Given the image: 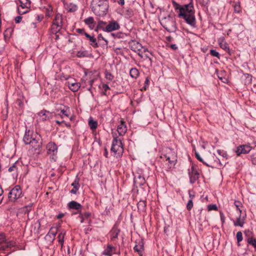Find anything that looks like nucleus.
<instances>
[{
    "instance_id": "6ab92c4d",
    "label": "nucleus",
    "mask_w": 256,
    "mask_h": 256,
    "mask_svg": "<svg viewBox=\"0 0 256 256\" xmlns=\"http://www.w3.org/2000/svg\"><path fill=\"white\" fill-rule=\"evenodd\" d=\"M163 156H168V158L172 160V162L177 161V154L174 150L170 148L166 149V152L163 154Z\"/></svg>"
},
{
    "instance_id": "6e6d98bb",
    "label": "nucleus",
    "mask_w": 256,
    "mask_h": 256,
    "mask_svg": "<svg viewBox=\"0 0 256 256\" xmlns=\"http://www.w3.org/2000/svg\"><path fill=\"white\" fill-rule=\"evenodd\" d=\"M78 189H75L74 188L73 189L70 190V192L72 194H76L78 193Z\"/></svg>"
},
{
    "instance_id": "09e8293b",
    "label": "nucleus",
    "mask_w": 256,
    "mask_h": 256,
    "mask_svg": "<svg viewBox=\"0 0 256 256\" xmlns=\"http://www.w3.org/2000/svg\"><path fill=\"white\" fill-rule=\"evenodd\" d=\"M98 40H103L106 42V44H108V41L104 38L103 37L102 34H99L98 35Z\"/></svg>"
},
{
    "instance_id": "ddd939ff",
    "label": "nucleus",
    "mask_w": 256,
    "mask_h": 256,
    "mask_svg": "<svg viewBox=\"0 0 256 256\" xmlns=\"http://www.w3.org/2000/svg\"><path fill=\"white\" fill-rule=\"evenodd\" d=\"M127 127L123 120H120V123L118 126L117 129L116 130H112V132H116L117 133L118 137L122 136L126 132Z\"/></svg>"
},
{
    "instance_id": "338daca9",
    "label": "nucleus",
    "mask_w": 256,
    "mask_h": 256,
    "mask_svg": "<svg viewBox=\"0 0 256 256\" xmlns=\"http://www.w3.org/2000/svg\"><path fill=\"white\" fill-rule=\"evenodd\" d=\"M3 193H4V190H3L2 186H0V196H3Z\"/></svg>"
},
{
    "instance_id": "58836bf2",
    "label": "nucleus",
    "mask_w": 256,
    "mask_h": 256,
    "mask_svg": "<svg viewBox=\"0 0 256 256\" xmlns=\"http://www.w3.org/2000/svg\"><path fill=\"white\" fill-rule=\"evenodd\" d=\"M236 238L237 240V242H240L242 240L243 237H242V234L241 232H237L236 235Z\"/></svg>"
},
{
    "instance_id": "7ed1b4c3",
    "label": "nucleus",
    "mask_w": 256,
    "mask_h": 256,
    "mask_svg": "<svg viewBox=\"0 0 256 256\" xmlns=\"http://www.w3.org/2000/svg\"><path fill=\"white\" fill-rule=\"evenodd\" d=\"M113 140L110 148L112 154L116 158H120L124 153V147L120 138L118 137L117 133L112 132Z\"/></svg>"
},
{
    "instance_id": "864d4df0",
    "label": "nucleus",
    "mask_w": 256,
    "mask_h": 256,
    "mask_svg": "<svg viewBox=\"0 0 256 256\" xmlns=\"http://www.w3.org/2000/svg\"><path fill=\"white\" fill-rule=\"evenodd\" d=\"M218 153L219 154L222 155L223 157H226V154L224 152L221 151L220 150H218Z\"/></svg>"
},
{
    "instance_id": "4c0bfd02",
    "label": "nucleus",
    "mask_w": 256,
    "mask_h": 256,
    "mask_svg": "<svg viewBox=\"0 0 256 256\" xmlns=\"http://www.w3.org/2000/svg\"><path fill=\"white\" fill-rule=\"evenodd\" d=\"M99 88H102L104 90L102 94L105 96L106 95V90L110 88V86L107 84H102V86H100Z\"/></svg>"
},
{
    "instance_id": "680f3d73",
    "label": "nucleus",
    "mask_w": 256,
    "mask_h": 256,
    "mask_svg": "<svg viewBox=\"0 0 256 256\" xmlns=\"http://www.w3.org/2000/svg\"><path fill=\"white\" fill-rule=\"evenodd\" d=\"M170 48L173 50H176L178 48V46L176 44H171Z\"/></svg>"
},
{
    "instance_id": "052dcab7",
    "label": "nucleus",
    "mask_w": 256,
    "mask_h": 256,
    "mask_svg": "<svg viewBox=\"0 0 256 256\" xmlns=\"http://www.w3.org/2000/svg\"><path fill=\"white\" fill-rule=\"evenodd\" d=\"M90 213L86 212V213L84 214V215H82V216L84 218H88L90 216Z\"/></svg>"
},
{
    "instance_id": "5fc2aeb1",
    "label": "nucleus",
    "mask_w": 256,
    "mask_h": 256,
    "mask_svg": "<svg viewBox=\"0 0 256 256\" xmlns=\"http://www.w3.org/2000/svg\"><path fill=\"white\" fill-rule=\"evenodd\" d=\"M93 82H94V80H90V88H88V90H89L90 92V93H91V94H92V96H94V94H93L92 92V84Z\"/></svg>"
},
{
    "instance_id": "bb28decb",
    "label": "nucleus",
    "mask_w": 256,
    "mask_h": 256,
    "mask_svg": "<svg viewBox=\"0 0 256 256\" xmlns=\"http://www.w3.org/2000/svg\"><path fill=\"white\" fill-rule=\"evenodd\" d=\"M161 158H165L166 160H168V170H170L171 168H173L174 166L176 164V162L177 161H174L172 162V160H170V158H168V156H163V155L161 156Z\"/></svg>"
},
{
    "instance_id": "dca6fc26",
    "label": "nucleus",
    "mask_w": 256,
    "mask_h": 256,
    "mask_svg": "<svg viewBox=\"0 0 256 256\" xmlns=\"http://www.w3.org/2000/svg\"><path fill=\"white\" fill-rule=\"evenodd\" d=\"M120 28V24L115 20H112L103 28V30L106 32H111L116 30H119Z\"/></svg>"
},
{
    "instance_id": "72a5a7b5",
    "label": "nucleus",
    "mask_w": 256,
    "mask_h": 256,
    "mask_svg": "<svg viewBox=\"0 0 256 256\" xmlns=\"http://www.w3.org/2000/svg\"><path fill=\"white\" fill-rule=\"evenodd\" d=\"M234 204L236 207V210L238 212V213L242 212V210L240 208V207L242 206V203L240 201H235Z\"/></svg>"
},
{
    "instance_id": "c9c22d12",
    "label": "nucleus",
    "mask_w": 256,
    "mask_h": 256,
    "mask_svg": "<svg viewBox=\"0 0 256 256\" xmlns=\"http://www.w3.org/2000/svg\"><path fill=\"white\" fill-rule=\"evenodd\" d=\"M248 242L252 246L256 249V239L250 238L248 240Z\"/></svg>"
},
{
    "instance_id": "a878e982",
    "label": "nucleus",
    "mask_w": 256,
    "mask_h": 256,
    "mask_svg": "<svg viewBox=\"0 0 256 256\" xmlns=\"http://www.w3.org/2000/svg\"><path fill=\"white\" fill-rule=\"evenodd\" d=\"M114 248L113 246L108 244V245L106 248L104 249L102 254L105 256H112V250Z\"/></svg>"
},
{
    "instance_id": "c03bdc74",
    "label": "nucleus",
    "mask_w": 256,
    "mask_h": 256,
    "mask_svg": "<svg viewBox=\"0 0 256 256\" xmlns=\"http://www.w3.org/2000/svg\"><path fill=\"white\" fill-rule=\"evenodd\" d=\"M207 208L208 211L212 210H216L217 206L216 204H209Z\"/></svg>"
},
{
    "instance_id": "79ce46f5",
    "label": "nucleus",
    "mask_w": 256,
    "mask_h": 256,
    "mask_svg": "<svg viewBox=\"0 0 256 256\" xmlns=\"http://www.w3.org/2000/svg\"><path fill=\"white\" fill-rule=\"evenodd\" d=\"M210 54L212 56L216 57L218 58H219V57H220V54H219L218 52H216L214 50H210Z\"/></svg>"
},
{
    "instance_id": "13d9d810",
    "label": "nucleus",
    "mask_w": 256,
    "mask_h": 256,
    "mask_svg": "<svg viewBox=\"0 0 256 256\" xmlns=\"http://www.w3.org/2000/svg\"><path fill=\"white\" fill-rule=\"evenodd\" d=\"M104 155L106 158L108 157V152L106 148L104 149Z\"/></svg>"
},
{
    "instance_id": "423d86ee",
    "label": "nucleus",
    "mask_w": 256,
    "mask_h": 256,
    "mask_svg": "<svg viewBox=\"0 0 256 256\" xmlns=\"http://www.w3.org/2000/svg\"><path fill=\"white\" fill-rule=\"evenodd\" d=\"M22 190L19 185L14 187L9 192L8 198L10 202H15L22 196Z\"/></svg>"
},
{
    "instance_id": "5701e85b",
    "label": "nucleus",
    "mask_w": 256,
    "mask_h": 256,
    "mask_svg": "<svg viewBox=\"0 0 256 256\" xmlns=\"http://www.w3.org/2000/svg\"><path fill=\"white\" fill-rule=\"evenodd\" d=\"M85 24L88 26L92 30L95 26L94 20L93 17L90 16L85 18L84 20Z\"/></svg>"
},
{
    "instance_id": "20e7f679",
    "label": "nucleus",
    "mask_w": 256,
    "mask_h": 256,
    "mask_svg": "<svg viewBox=\"0 0 256 256\" xmlns=\"http://www.w3.org/2000/svg\"><path fill=\"white\" fill-rule=\"evenodd\" d=\"M40 138V136L38 134L33 130H26L23 138V141L26 144H31L32 147L36 149L37 146H39L38 142Z\"/></svg>"
},
{
    "instance_id": "4468645a",
    "label": "nucleus",
    "mask_w": 256,
    "mask_h": 256,
    "mask_svg": "<svg viewBox=\"0 0 256 256\" xmlns=\"http://www.w3.org/2000/svg\"><path fill=\"white\" fill-rule=\"evenodd\" d=\"M56 112H58L60 117L64 118V117H68L70 109L69 107L61 104L60 107L56 108Z\"/></svg>"
},
{
    "instance_id": "c756f323",
    "label": "nucleus",
    "mask_w": 256,
    "mask_h": 256,
    "mask_svg": "<svg viewBox=\"0 0 256 256\" xmlns=\"http://www.w3.org/2000/svg\"><path fill=\"white\" fill-rule=\"evenodd\" d=\"M234 12L239 14L241 12L240 4V2H235L233 5Z\"/></svg>"
},
{
    "instance_id": "f8f14e48",
    "label": "nucleus",
    "mask_w": 256,
    "mask_h": 256,
    "mask_svg": "<svg viewBox=\"0 0 256 256\" xmlns=\"http://www.w3.org/2000/svg\"><path fill=\"white\" fill-rule=\"evenodd\" d=\"M190 182L191 184H194L199 178L200 174L195 167L192 166L188 170Z\"/></svg>"
},
{
    "instance_id": "69168bd1",
    "label": "nucleus",
    "mask_w": 256,
    "mask_h": 256,
    "mask_svg": "<svg viewBox=\"0 0 256 256\" xmlns=\"http://www.w3.org/2000/svg\"><path fill=\"white\" fill-rule=\"evenodd\" d=\"M64 216V214L62 213L59 214L57 216V218L58 219L61 218H62Z\"/></svg>"
},
{
    "instance_id": "c85d7f7f",
    "label": "nucleus",
    "mask_w": 256,
    "mask_h": 256,
    "mask_svg": "<svg viewBox=\"0 0 256 256\" xmlns=\"http://www.w3.org/2000/svg\"><path fill=\"white\" fill-rule=\"evenodd\" d=\"M130 76L134 78H136L139 76V72L137 68H132L130 71Z\"/></svg>"
},
{
    "instance_id": "39448f33",
    "label": "nucleus",
    "mask_w": 256,
    "mask_h": 256,
    "mask_svg": "<svg viewBox=\"0 0 256 256\" xmlns=\"http://www.w3.org/2000/svg\"><path fill=\"white\" fill-rule=\"evenodd\" d=\"M160 23L162 26L170 32H174L177 30L176 24L174 18L169 15L162 18L160 20Z\"/></svg>"
},
{
    "instance_id": "e2e57ef3",
    "label": "nucleus",
    "mask_w": 256,
    "mask_h": 256,
    "mask_svg": "<svg viewBox=\"0 0 256 256\" xmlns=\"http://www.w3.org/2000/svg\"><path fill=\"white\" fill-rule=\"evenodd\" d=\"M48 12L49 13L50 12H52V6H48ZM47 15H48V14Z\"/></svg>"
},
{
    "instance_id": "a18cd8bd",
    "label": "nucleus",
    "mask_w": 256,
    "mask_h": 256,
    "mask_svg": "<svg viewBox=\"0 0 256 256\" xmlns=\"http://www.w3.org/2000/svg\"><path fill=\"white\" fill-rule=\"evenodd\" d=\"M188 195L190 197V200H193L195 196V193L192 190H188Z\"/></svg>"
},
{
    "instance_id": "6e6552de",
    "label": "nucleus",
    "mask_w": 256,
    "mask_h": 256,
    "mask_svg": "<svg viewBox=\"0 0 256 256\" xmlns=\"http://www.w3.org/2000/svg\"><path fill=\"white\" fill-rule=\"evenodd\" d=\"M134 182L136 187L138 186H142L146 184V180L142 174V170H138L137 172L134 174Z\"/></svg>"
},
{
    "instance_id": "9d476101",
    "label": "nucleus",
    "mask_w": 256,
    "mask_h": 256,
    "mask_svg": "<svg viewBox=\"0 0 256 256\" xmlns=\"http://www.w3.org/2000/svg\"><path fill=\"white\" fill-rule=\"evenodd\" d=\"M46 150L48 154L52 156V158L55 160L58 153V146L56 144L52 142H48L46 146Z\"/></svg>"
},
{
    "instance_id": "aec40b11",
    "label": "nucleus",
    "mask_w": 256,
    "mask_h": 256,
    "mask_svg": "<svg viewBox=\"0 0 256 256\" xmlns=\"http://www.w3.org/2000/svg\"><path fill=\"white\" fill-rule=\"evenodd\" d=\"M68 206L69 209L75 210L78 211L80 210L82 208V206L80 203L74 200L69 202Z\"/></svg>"
},
{
    "instance_id": "0e129e2a",
    "label": "nucleus",
    "mask_w": 256,
    "mask_h": 256,
    "mask_svg": "<svg viewBox=\"0 0 256 256\" xmlns=\"http://www.w3.org/2000/svg\"><path fill=\"white\" fill-rule=\"evenodd\" d=\"M42 16H40L37 15L36 16V18L38 22H40L42 20Z\"/></svg>"
},
{
    "instance_id": "412c9836",
    "label": "nucleus",
    "mask_w": 256,
    "mask_h": 256,
    "mask_svg": "<svg viewBox=\"0 0 256 256\" xmlns=\"http://www.w3.org/2000/svg\"><path fill=\"white\" fill-rule=\"evenodd\" d=\"M8 171L10 172H12V176L14 178L17 179L18 176V168L16 166V162L10 166L8 168Z\"/></svg>"
},
{
    "instance_id": "2f4dec72",
    "label": "nucleus",
    "mask_w": 256,
    "mask_h": 256,
    "mask_svg": "<svg viewBox=\"0 0 256 256\" xmlns=\"http://www.w3.org/2000/svg\"><path fill=\"white\" fill-rule=\"evenodd\" d=\"M64 235H65V232H62L58 234V242L62 246L64 242Z\"/></svg>"
},
{
    "instance_id": "ea45409f",
    "label": "nucleus",
    "mask_w": 256,
    "mask_h": 256,
    "mask_svg": "<svg viewBox=\"0 0 256 256\" xmlns=\"http://www.w3.org/2000/svg\"><path fill=\"white\" fill-rule=\"evenodd\" d=\"M105 78L106 80H112L114 78L113 76L109 72H105Z\"/></svg>"
},
{
    "instance_id": "1a4fd4ad",
    "label": "nucleus",
    "mask_w": 256,
    "mask_h": 256,
    "mask_svg": "<svg viewBox=\"0 0 256 256\" xmlns=\"http://www.w3.org/2000/svg\"><path fill=\"white\" fill-rule=\"evenodd\" d=\"M19 5L18 7V12L20 14H23L28 12L30 6V0H18Z\"/></svg>"
},
{
    "instance_id": "4d7b16f0",
    "label": "nucleus",
    "mask_w": 256,
    "mask_h": 256,
    "mask_svg": "<svg viewBox=\"0 0 256 256\" xmlns=\"http://www.w3.org/2000/svg\"><path fill=\"white\" fill-rule=\"evenodd\" d=\"M126 12L128 13V15L129 16H131L132 15V10L130 8H128L126 10Z\"/></svg>"
},
{
    "instance_id": "8fccbe9b",
    "label": "nucleus",
    "mask_w": 256,
    "mask_h": 256,
    "mask_svg": "<svg viewBox=\"0 0 256 256\" xmlns=\"http://www.w3.org/2000/svg\"><path fill=\"white\" fill-rule=\"evenodd\" d=\"M70 6L71 8H70V12H75L77 10V6L73 4H70Z\"/></svg>"
},
{
    "instance_id": "4be33fe9",
    "label": "nucleus",
    "mask_w": 256,
    "mask_h": 256,
    "mask_svg": "<svg viewBox=\"0 0 256 256\" xmlns=\"http://www.w3.org/2000/svg\"><path fill=\"white\" fill-rule=\"evenodd\" d=\"M218 44L224 50H229V46L227 42H226L224 37L222 36L218 38Z\"/></svg>"
},
{
    "instance_id": "0eeeda50",
    "label": "nucleus",
    "mask_w": 256,
    "mask_h": 256,
    "mask_svg": "<svg viewBox=\"0 0 256 256\" xmlns=\"http://www.w3.org/2000/svg\"><path fill=\"white\" fill-rule=\"evenodd\" d=\"M62 14H58L56 15L52 24L51 26V32L52 34H56L62 29Z\"/></svg>"
},
{
    "instance_id": "f257e3e1",
    "label": "nucleus",
    "mask_w": 256,
    "mask_h": 256,
    "mask_svg": "<svg viewBox=\"0 0 256 256\" xmlns=\"http://www.w3.org/2000/svg\"><path fill=\"white\" fill-rule=\"evenodd\" d=\"M172 2L174 10H178V17L184 19L187 24L196 27L195 10L192 4L180 6L174 0H172Z\"/></svg>"
},
{
    "instance_id": "393cba45",
    "label": "nucleus",
    "mask_w": 256,
    "mask_h": 256,
    "mask_svg": "<svg viewBox=\"0 0 256 256\" xmlns=\"http://www.w3.org/2000/svg\"><path fill=\"white\" fill-rule=\"evenodd\" d=\"M85 36L88 38L90 42V44L94 48H97L98 46V43L96 42V40L94 36H90L88 33L85 34Z\"/></svg>"
},
{
    "instance_id": "473e14b6",
    "label": "nucleus",
    "mask_w": 256,
    "mask_h": 256,
    "mask_svg": "<svg viewBox=\"0 0 256 256\" xmlns=\"http://www.w3.org/2000/svg\"><path fill=\"white\" fill-rule=\"evenodd\" d=\"M72 186L75 189H79L80 185L79 184V178L78 176H76L74 182L72 184Z\"/></svg>"
},
{
    "instance_id": "774afa93",
    "label": "nucleus",
    "mask_w": 256,
    "mask_h": 256,
    "mask_svg": "<svg viewBox=\"0 0 256 256\" xmlns=\"http://www.w3.org/2000/svg\"><path fill=\"white\" fill-rule=\"evenodd\" d=\"M98 26H100L101 24H106V22L103 21H99L98 22Z\"/></svg>"
},
{
    "instance_id": "de8ad7c7",
    "label": "nucleus",
    "mask_w": 256,
    "mask_h": 256,
    "mask_svg": "<svg viewBox=\"0 0 256 256\" xmlns=\"http://www.w3.org/2000/svg\"><path fill=\"white\" fill-rule=\"evenodd\" d=\"M76 32L78 33L79 34H80L82 35L85 36V34H87L86 32H85L84 29H83V28H77L76 30Z\"/></svg>"
},
{
    "instance_id": "e433bc0d",
    "label": "nucleus",
    "mask_w": 256,
    "mask_h": 256,
    "mask_svg": "<svg viewBox=\"0 0 256 256\" xmlns=\"http://www.w3.org/2000/svg\"><path fill=\"white\" fill-rule=\"evenodd\" d=\"M195 156L196 158L200 161V162H202L204 164L208 166H210V165H208L206 162H204L203 160V159L202 158V157L200 156V154L198 152H196L195 153Z\"/></svg>"
},
{
    "instance_id": "a211bd4d",
    "label": "nucleus",
    "mask_w": 256,
    "mask_h": 256,
    "mask_svg": "<svg viewBox=\"0 0 256 256\" xmlns=\"http://www.w3.org/2000/svg\"><path fill=\"white\" fill-rule=\"evenodd\" d=\"M251 146L248 145H240L236 148V152L238 156L240 154H246L251 150Z\"/></svg>"
},
{
    "instance_id": "f704fd0d",
    "label": "nucleus",
    "mask_w": 256,
    "mask_h": 256,
    "mask_svg": "<svg viewBox=\"0 0 256 256\" xmlns=\"http://www.w3.org/2000/svg\"><path fill=\"white\" fill-rule=\"evenodd\" d=\"M138 208L141 210H144L146 208V204L144 201H140L138 203Z\"/></svg>"
},
{
    "instance_id": "49530a36",
    "label": "nucleus",
    "mask_w": 256,
    "mask_h": 256,
    "mask_svg": "<svg viewBox=\"0 0 256 256\" xmlns=\"http://www.w3.org/2000/svg\"><path fill=\"white\" fill-rule=\"evenodd\" d=\"M149 85V80L148 78H147L144 82V86L142 87V90H146L148 86Z\"/></svg>"
},
{
    "instance_id": "cd10ccee",
    "label": "nucleus",
    "mask_w": 256,
    "mask_h": 256,
    "mask_svg": "<svg viewBox=\"0 0 256 256\" xmlns=\"http://www.w3.org/2000/svg\"><path fill=\"white\" fill-rule=\"evenodd\" d=\"M88 126L92 130H96L98 126V122L90 118L88 120Z\"/></svg>"
},
{
    "instance_id": "9b49d317",
    "label": "nucleus",
    "mask_w": 256,
    "mask_h": 256,
    "mask_svg": "<svg viewBox=\"0 0 256 256\" xmlns=\"http://www.w3.org/2000/svg\"><path fill=\"white\" fill-rule=\"evenodd\" d=\"M239 216L236 218V220H233L234 225L235 226H240L242 228L245 224V220L246 217V212L238 213Z\"/></svg>"
},
{
    "instance_id": "b1692460",
    "label": "nucleus",
    "mask_w": 256,
    "mask_h": 256,
    "mask_svg": "<svg viewBox=\"0 0 256 256\" xmlns=\"http://www.w3.org/2000/svg\"><path fill=\"white\" fill-rule=\"evenodd\" d=\"M68 88L72 92H77L80 88V84L78 82H68Z\"/></svg>"
},
{
    "instance_id": "bf43d9fd",
    "label": "nucleus",
    "mask_w": 256,
    "mask_h": 256,
    "mask_svg": "<svg viewBox=\"0 0 256 256\" xmlns=\"http://www.w3.org/2000/svg\"><path fill=\"white\" fill-rule=\"evenodd\" d=\"M118 2L120 5L124 6V0H119Z\"/></svg>"
},
{
    "instance_id": "a19ab883",
    "label": "nucleus",
    "mask_w": 256,
    "mask_h": 256,
    "mask_svg": "<svg viewBox=\"0 0 256 256\" xmlns=\"http://www.w3.org/2000/svg\"><path fill=\"white\" fill-rule=\"evenodd\" d=\"M192 200H189L188 202V203H187L186 208L188 210H191V209L193 207V202H192Z\"/></svg>"
},
{
    "instance_id": "7c9ffc66",
    "label": "nucleus",
    "mask_w": 256,
    "mask_h": 256,
    "mask_svg": "<svg viewBox=\"0 0 256 256\" xmlns=\"http://www.w3.org/2000/svg\"><path fill=\"white\" fill-rule=\"evenodd\" d=\"M88 56V52L86 50H79L77 52L76 56L78 58L86 57Z\"/></svg>"
},
{
    "instance_id": "603ef678",
    "label": "nucleus",
    "mask_w": 256,
    "mask_h": 256,
    "mask_svg": "<svg viewBox=\"0 0 256 256\" xmlns=\"http://www.w3.org/2000/svg\"><path fill=\"white\" fill-rule=\"evenodd\" d=\"M22 20V16H17L15 18V22L16 23L18 24L21 22Z\"/></svg>"
},
{
    "instance_id": "f3484780",
    "label": "nucleus",
    "mask_w": 256,
    "mask_h": 256,
    "mask_svg": "<svg viewBox=\"0 0 256 256\" xmlns=\"http://www.w3.org/2000/svg\"><path fill=\"white\" fill-rule=\"evenodd\" d=\"M134 251L138 253L140 256L143 254L144 249V243L142 240H138L136 241V244L134 248Z\"/></svg>"
},
{
    "instance_id": "f03ea898",
    "label": "nucleus",
    "mask_w": 256,
    "mask_h": 256,
    "mask_svg": "<svg viewBox=\"0 0 256 256\" xmlns=\"http://www.w3.org/2000/svg\"><path fill=\"white\" fill-rule=\"evenodd\" d=\"M109 8L108 0H92L91 8L93 12L98 16H104L108 11Z\"/></svg>"
},
{
    "instance_id": "2eb2a0df",
    "label": "nucleus",
    "mask_w": 256,
    "mask_h": 256,
    "mask_svg": "<svg viewBox=\"0 0 256 256\" xmlns=\"http://www.w3.org/2000/svg\"><path fill=\"white\" fill-rule=\"evenodd\" d=\"M38 114L39 116V120L42 121L49 120L53 116L51 112L46 110H42Z\"/></svg>"
},
{
    "instance_id": "3c124183",
    "label": "nucleus",
    "mask_w": 256,
    "mask_h": 256,
    "mask_svg": "<svg viewBox=\"0 0 256 256\" xmlns=\"http://www.w3.org/2000/svg\"><path fill=\"white\" fill-rule=\"evenodd\" d=\"M251 157L252 164L256 165V153L252 154Z\"/></svg>"
},
{
    "instance_id": "37998d69",
    "label": "nucleus",
    "mask_w": 256,
    "mask_h": 256,
    "mask_svg": "<svg viewBox=\"0 0 256 256\" xmlns=\"http://www.w3.org/2000/svg\"><path fill=\"white\" fill-rule=\"evenodd\" d=\"M6 241V237L4 233L0 232V244L4 243Z\"/></svg>"
}]
</instances>
